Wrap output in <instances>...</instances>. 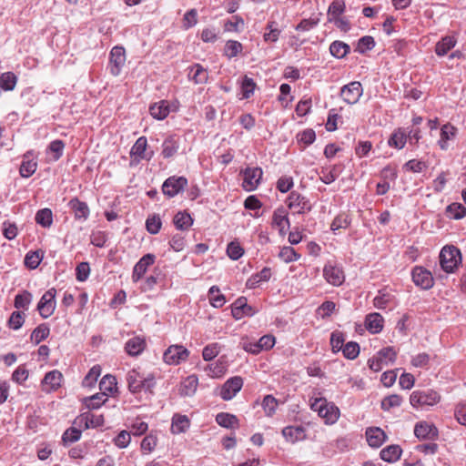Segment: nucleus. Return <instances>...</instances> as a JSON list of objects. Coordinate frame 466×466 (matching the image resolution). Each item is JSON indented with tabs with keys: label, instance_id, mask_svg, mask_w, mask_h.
<instances>
[{
	"label": "nucleus",
	"instance_id": "2",
	"mask_svg": "<svg viewBox=\"0 0 466 466\" xmlns=\"http://www.w3.org/2000/svg\"><path fill=\"white\" fill-rule=\"evenodd\" d=\"M311 410L317 411L319 416L325 420L327 424H334L339 418V409L326 399H316L310 405Z\"/></svg>",
	"mask_w": 466,
	"mask_h": 466
},
{
	"label": "nucleus",
	"instance_id": "6",
	"mask_svg": "<svg viewBox=\"0 0 466 466\" xmlns=\"http://www.w3.org/2000/svg\"><path fill=\"white\" fill-rule=\"evenodd\" d=\"M189 355V351L182 345H171L163 354L164 361L168 365H178L185 361Z\"/></svg>",
	"mask_w": 466,
	"mask_h": 466
},
{
	"label": "nucleus",
	"instance_id": "10",
	"mask_svg": "<svg viewBox=\"0 0 466 466\" xmlns=\"http://www.w3.org/2000/svg\"><path fill=\"white\" fill-rule=\"evenodd\" d=\"M414 284L422 289H430L434 285V279L431 271L423 267L416 266L411 272Z\"/></svg>",
	"mask_w": 466,
	"mask_h": 466
},
{
	"label": "nucleus",
	"instance_id": "26",
	"mask_svg": "<svg viewBox=\"0 0 466 466\" xmlns=\"http://www.w3.org/2000/svg\"><path fill=\"white\" fill-rule=\"evenodd\" d=\"M149 112L154 118L157 120H163L168 116L170 112L169 105L167 101L161 100L160 102L150 106Z\"/></svg>",
	"mask_w": 466,
	"mask_h": 466
},
{
	"label": "nucleus",
	"instance_id": "33",
	"mask_svg": "<svg viewBox=\"0 0 466 466\" xmlns=\"http://www.w3.org/2000/svg\"><path fill=\"white\" fill-rule=\"evenodd\" d=\"M281 30L276 21H268L266 25V32L263 35L265 42L275 43L279 40Z\"/></svg>",
	"mask_w": 466,
	"mask_h": 466
},
{
	"label": "nucleus",
	"instance_id": "53",
	"mask_svg": "<svg viewBox=\"0 0 466 466\" xmlns=\"http://www.w3.org/2000/svg\"><path fill=\"white\" fill-rule=\"evenodd\" d=\"M101 373V368L98 365H96L90 369L88 373L86 375V377L83 380V386L84 387H93L94 384L96 382L98 377Z\"/></svg>",
	"mask_w": 466,
	"mask_h": 466
},
{
	"label": "nucleus",
	"instance_id": "48",
	"mask_svg": "<svg viewBox=\"0 0 466 466\" xmlns=\"http://www.w3.org/2000/svg\"><path fill=\"white\" fill-rule=\"evenodd\" d=\"M243 50V46L240 42L235 40H228L224 48L225 55L228 58H233L238 56Z\"/></svg>",
	"mask_w": 466,
	"mask_h": 466
},
{
	"label": "nucleus",
	"instance_id": "23",
	"mask_svg": "<svg viewBox=\"0 0 466 466\" xmlns=\"http://www.w3.org/2000/svg\"><path fill=\"white\" fill-rule=\"evenodd\" d=\"M146 347V341L140 337H133L129 339L126 345L125 350L130 356L139 355Z\"/></svg>",
	"mask_w": 466,
	"mask_h": 466
},
{
	"label": "nucleus",
	"instance_id": "4",
	"mask_svg": "<svg viewBox=\"0 0 466 466\" xmlns=\"http://www.w3.org/2000/svg\"><path fill=\"white\" fill-rule=\"evenodd\" d=\"M397 352L392 347H386L377 352L372 358L368 360L369 368L375 371H380L384 366H388L395 362Z\"/></svg>",
	"mask_w": 466,
	"mask_h": 466
},
{
	"label": "nucleus",
	"instance_id": "36",
	"mask_svg": "<svg viewBox=\"0 0 466 466\" xmlns=\"http://www.w3.org/2000/svg\"><path fill=\"white\" fill-rule=\"evenodd\" d=\"M174 224L176 226V228L177 229H180V230H187L188 229L192 224H193V218H191V216L184 211V212H178L175 217H174Z\"/></svg>",
	"mask_w": 466,
	"mask_h": 466
},
{
	"label": "nucleus",
	"instance_id": "43",
	"mask_svg": "<svg viewBox=\"0 0 466 466\" xmlns=\"http://www.w3.org/2000/svg\"><path fill=\"white\" fill-rule=\"evenodd\" d=\"M278 405V400L272 395H266L262 400V408L268 417H272L275 414Z\"/></svg>",
	"mask_w": 466,
	"mask_h": 466
},
{
	"label": "nucleus",
	"instance_id": "63",
	"mask_svg": "<svg viewBox=\"0 0 466 466\" xmlns=\"http://www.w3.org/2000/svg\"><path fill=\"white\" fill-rule=\"evenodd\" d=\"M83 419L86 420V427L96 428L104 424L103 415H95L92 413H86L83 415Z\"/></svg>",
	"mask_w": 466,
	"mask_h": 466
},
{
	"label": "nucleus",
	"instance_id": "45",
	"mask_svg": "<svg viewBox=\"0 0 466 466\" xmlns=\"http://www.w3.org/2000/svg\"><path fill=\"white\" fill-rule=\"evenodd\" d=\"M17 78L12 72H5L0 77V86L5 91H12L16 85Z\"/></svg>",
	"mask_w": 466,
	"mask_h": 466
},
{
	"label": "nucleus",
	"instance_id": "38",
	"mask_svg": "<svg viewBox=\"0 0 466 466\" xmlns=\"http://www.w3.org/2000/svg\"><path fill=\"white\" fill-rule=\"evenodd\" d=\"M456 44L455 39L452 36H445L439 41L435 47V52L438 56H445Z\"/></svg>",
	"mask_w": 466,
	"mask_h": 466
},
{
	"label": "nucleus",
	"instance_id": "32",
	"mask_svg": "<svg viewBox=\"0 0 466 466\" xmlns=\"http://www.w3.org/2000/svg\"><path fill=\"white\" fill-rule=\"evenodd\" d=\"M271 277L269 268H264L258 273L252 275L247 281L246 286L248 289H255L260 282L268 281Z\"/></svg>",
	"mask_w": 466,
	"mask_h": 466
},
{
	"label": "nucleus",
	"instance_id": "21",
	"mask_svg": "<svg viewBox=\"0 0 466 466\" xmlns=\"http://www.w3.org/2000/svg\"><path fill=\"white\" fill-rule=\"evenodd\" d=\"M282 435L287 441L295 443L306 438L305 429L302 426H287L282 430Z\"/></svg>",
	"mask_w": 466,
	"mask_h": 466
},
{
	"label": "nucleus",
	"instance_id": "50",
	"mask_svg": "<svg viewBox=\"0 0 466 466\" xmlns=\"http://www.w3.org/2000/svg\"><path fill=\"white\" fill-rule=\"evenodd\" d=\"M446 211L454 219H461L466 216V208L460 203H451L447 207Z\"/></svg>",
	"mask_w": 466,
	"mask_h": 466
},
{
	"label": "nucleus",
	"instance_id": "41",
	"mask_svg": "<svg viewBox=\"0 0 466 466\" xmlns=\"http://www.w3.org/2000/svg\"><path fill=\"white\" fill-rule=\"evenodd\" d=\"M35 221L43 228H50L53 223V214L51 209L43 208L36 212Z\"/></svg>",
	"mask_w": 466,
	"mask_h": 466
},
{
	"label": "nucleus",
	"instance_id": "47",
	"mask_svg": "<svg viewBox=\"0 0 466 466\" xmlns=\"http://www.w3.org/2000/svg\"><path fill=\"white\" fill-rule=\"evenodd\" d=\"M210 304L215 308H221L226 299L224 295L219 293V289L217 286H212L208 291Z\"/></svg>",
	"mask_w": 466,
	"mask_h": 466
},
{
	"label": "nucleus",
	"instance_id": "56",
	"mask_svg": "<svg viewBox=\"0 0 466 466\" xmlns=\"http://www.w3.org/2000/svg\"><path fill=\"white\" fill-rule=\"evenodd\" d=\"M162 222L158 215H153L146 220V228L150 234H157L161 228Z\"/></svg>",
	"mask_w": 466,
	"mask_h": 466
},
{
	"label": "nucleus",
	"instance_id": "13",
	"mask_svg": "<svg viewBox=\"0 0 466 466\" xmlns=\"http://www.w3.org/2000/svg\"><path fill=\"white\" fill-rule=\"evenodd\" d=\"M126 63V52L122 46H115L110 52L109 68L110 73L116 76L121 73Z\"/></svg>",
	"mask_w": 466,
	"mask_h": 466
},
{
	"label": "nucleus",
	"instance_id": "54",
	"mask_svg": "<svg viewBox=\"0 0 466 466\" xmlns=\"http://www.w3.org/2000/svg\"><path fill=\"white\" fill-rule=\"evenodd\" d=\"M157 443V439L153 434L147 435L141 441V451L143 454H149L151 453Z\"/></svg>",
	"mask_w": 466,
	"mask_h": 466
},
{
	"label": "nucleus",
	"instance_id": "30",
	"mask_svg": "<svg viewBox=\"0 0 466 466\" xmlns=\"http://www.w3.org/2000/svg\"><path fill=\"white\" fill-rule=\"evenodd\" d=\"M216 421L219 426L227 429H235L239 426V421L237 416L226 412L218 413L216 416Z\"/></svg>",
	"mask_w": 466,
	"mask_h": 466
},
{
	"label": "nucleus",
	"instance_id": "46",
	"mask_svg": "<svg viewBox=\"0 0 466 466\" xmlns=\"http://www.w3.org/2000/svg\"><path fill=\"white\" fill-rule=\"evenodd\" d=\"M42 259H43V252H41L39 250L29 251L25 255V265L31 269H35L39 266Z\"/></svg>",
	"mask_w": 466,
	"mask_h": 466
},
{
	"label": "nucleus",
	"instance_id": "11",
	"mask_svg": "<svg viewBox=\"0 0 466 466\" xmlns=\"http://www.w3.org/2000/svg\"><path fill=\"white\" fill-rule=\"evenodd\" d=\"M187 185V179L185 177H170L165 180L162 186V191L169 198H173Z\"/></svg>",
	"mask_w": 466,
	"mask_h": 466
},
{
	"label": "nucleus",
	"instance_id": "31",
	"mask_svg": "<svg viewBox=\"0 0 466 466\" xmlns=\"http://www.w3.org/2000/svg\"><path fill=\"white\" fill-rule=\"evenodd\" d=\"M401 452L399 445H390L380 451V458L385 461L394 462L400 459Z\"/></svg>",
	"mask_w": 466,
	"mask_h": 466
},
{
	"label": "nucleus",
	"instance_id": "17",
	"mask_svg": "<svg viewBox=\"0 0 466 466\" xmlns=\"http://www.w3.org/2000/svg\"><path fill=\"white\" fill-rule=\"evenodd\" d=\"M231 312L232 316L236 319H240L244 316H252L255 313L252 307L248 305L247 299L245 297H240L235 300L232 304Z\"/></svg>",
	"mask_w": 466,
	"mask_h": 466
},
{
	"label": "nucleus",
	"instance_id": "14",
	"mask_svg": "<svg viewBox=\"0 0 466 466\" xmlns=\"http://www.w3.org/2000/svg\"><path fill=\"white\" fill-rule=\"evenodd\" d=\"M243 386V380L239 376L228 379L221 387L220 397L224 400H232Z\"/></svg>",
	"mask_w": 466,
	"mask_h": 466
},
{
	"label": "nucleus",
	"instance_id": "49",
	"mask_svg": "<svg viewBox=\"0 0 466 466\" xmlns=\"http://www.w3.org/2000/svg\"><path fill=\"white\" fill-rule=\"evenodd\" d=\"M279 257L285 263H289L297 261L300 255L292 247L285 246L280 249Z\"/></svg>",
	"mask_w": 466,
	"mask_h": 466
},
{
	"label": "nucleus",
	"instance_id": "27",
	"mask_svg": "<svg viewBox=\"0 0 466 466\" xmlns=\"http://www.w3.org/2000/svg\"><path fill=\"white\" fill-rule=\"evenodd\" d=\"M198 380L195 375L187 377L181 383L179 393L181 396H192L198 388Z\"/></svg>",
	"mask_w": 466,
	"mask_h": 466
},
{
	"label": "nucleus",
	"instance_id": "52",
	"mask_svg": "<svg viewBox=\"0 0 466 466\" xmlns=\"http://www.w3.org/2000/svg\"><path fill=\"white\" fill-rule=\"evenodd\" d=\"M107 398L105 395V392L95 394L87 399H86L85 403L88 409H98L106 401Z\"/></svg>",
	"mask_w": 466,
	"mask_h": 466
},
{
	"label": "nucleus",
	"instance_id": "29",
	"mask_svg": "<svg viewBox=\"0 0 466 466\" xmlns=\"http://www.w3.org/2000/svg\"><path fill=\"white\" fill-rule=\"evenodd\" d=\"M189 425V419L186 415L175 414L172 419L171 431L175 434L185 432Z\"/></svg>",
	"mask_w": 466,
	"mask_h": 466
},
{
	"label": "nucleus",
	"instance_id": "12",
	"mask_svg": "<svg viewBox=\"0 0 466 466\" xmlns=\"http://www.w3.org/2000/svg\"><path fill=\"white\" fill-rule=\"evenodd\" d=\"M262 169L260 167H247L243 171L242 187L246 191L255 190L262 177Z\"/></svg>",
	"mask_w": 466,
	"mask_h": 466
},
{
	"label": "nucleus",
	"instance_id": "60",
	"mask_svg": "<svg viewBox=\"0 0 466 466\" xmlns=\"http://www.w3.org/2000/svg\"><path fill=\"white\" fill-rule=\"evenodd\" d=\"M341 350L344 357L349 360H354L360 354V346L357 342H348Z\"/></svg>",
	"mask_w": 466,
	"mask_h": 466
},
{
	"label": "nucleus",
	"instance_id": "34",
	"mask_svg": "<svg viewBox=\"0 0 466 466\" xmlns=\"http://www.w3.org/2000/svg\"><path fill=\"white\" fill-rule=\"evenodd\" d=\"M62 379V373L59 370H54L45 375L43 384L49 386L50 390H56L60 387Z\"/></svg>",
	"mask_w": 466,
	"mask_h": 466
},
{
	"label": "nucleus",
	"instance_id": "25",
	"mask_svg": "<svg viewBox=\"0 0 466 466\" xmlns=\"http://www.w3.org/2000/svg\"><path fill=\"white\" fill-rule=\"evenodd\" d=\"M188 77L195 82V84H205L208 79V73L200 64H195L190 67Z\"/></svg>",
	"mask_w": 466,
	"mask_h": 466
},
{
	"label": "nucleus",
	"instance_id": "9",
	"mask_svg": "<svg viewBox=\"0 0 466 466\" xmlns=\"http://www.w3.org/2000/svg\"><path fill=\"white\" fill-rule=\"evenodd\" d=\"M323 276L327 282L333 286H340L345 280L342 268L331 261L324 266Z\"/></svg>",
	"mask_w": 466,
	"mask_h": 466
},
{
	"label": "nucleus",
	"instance_id": "64",
	"mask_svg": "<svg viewBox=\"0 0 466 466\" xmlns=\"http://www.w3.org/2000/svg\"><path fill=\"white\" fill-rule=\"evenodd\" d=\"M220 351V346L218 343L207 345L202 351L203 359L207 361L212 360Z\"/></svg>",
	"mask_w": 466,
	"mask_h": 466
},
{
	"label": "nucleus",
	"instance_id": "57",
	"mask_svg": "<svg viewBox=\"0 0 466 466\" xmlns=\"http://www.w3.org/2000/svg\"><path fill=\"white\" fill-rule=\"evenodd\" d=\"M243 27L244 20L238 15H234L231 20H228L224 25V30L228 32H240Z\"/></svg>",
	"mask_w": 466,
	"mask_h": 466
},
{
	"label": "nucleus",
	"instance_id": "1",
	"mask_svg": "<svg viewBox=\"0 0 466 466\" xmlns=\"http://www.w3.org/2000/svg\"><path fill=\"white\" fill-rule=\"evenodd\" d=\"M128 390L133 393H140L143 390L152 392L156 385V379L153 373L145 374L137 370H131L127 374Z\"/></svg>",
	"mask_w": 466,
	"mask_h": 466
},
{
	"label": "nucleus",
	"instance_id": "15",
	"mask_svg": "<svg viewBox=\"0 0 466 466\" xmlns=\"http://www.w3.org/2000/svg\"><path fill=\"white\" fill-rule=\"evenodd\" d=\"M289 208L292 209L295 213L303 214L311 209V205L309 200L296 191H292L287 199Z\"/></svg>",
	"mask_w": 466,
	"mask_h": 466
},
{
	"label": "nucleus",
	"instance_id": "19",
	"mask_svg": "<svg viewBox=\"0 0 466 466\" xmlns=\"http://www.w3.org/2000/svg\"><path fill=\"white\" fill-rule=\"evenodd\" d=\"M414 434L419 439H435L438 436V430L434 425L423 421L415 425Z\"/></svg>",
	"mask_w": 466,
	"mask_h": 466
},
{
	"label": "nucleus",
	"instance_id": "59",
	"mask_svg": "<svg viewBox=\"0 0 466 466\" xmlns=\"http://www.w3.org/2000/svg\"><path fill=\"white\" fill-rule=\"evenodd\" d=\"M227 254L231 259L238 260L243 256L244 249L238 242L231 241L227 247Z\"/></svg>",
	"mask_w": 466,
	"mask_h": 466
},
{
	"label": "nucleus",
	"instance_id": "7",
	"mask_svg": "<svg viewBox=\"0 0 466 466\" xmlns=\"http://www.w3.org/2000/svg\"><path fill=\"white\" fill-rule=\"evenodd\" d=\"M363 94V88L359 81H352L345 85L340 89V96L344 102L349 105H354L359 102Z\"/></svg>",
	"mask_w": 466,
	"mask_h": 466
},
{
	"label": "nucleus",
	"instance_id": "16",
	"mask_svg": "<svg viewBox=\"0 0 466 466\" xmlns=\"http://www.w3.org/2000/svg\"><path fill=\"white\" fill-rule=\"evenodd\" d=\"M156 259V256L153 254L144 255L135 265L132 272V281L134 283L138 282L146 274L149 266L153 265Z\"/></svg>",
	"mask_w": 466,
	"mask_h": 466
},
{
	"label": "nucleus",
	"instance_id": "22",
	"mask_svg": "<svg viewBox=\"0 0 466 466\" xmlns=\"http://www.w3.org/2000/svg\"><path fill=\"white\" fill-rule=\"evenodd\" d=\"M365 326L372 333H380L383 329V318L379 313H370L366 317Z\"/></svg>",
	"mask_w": 466,
	"mask_h": 466
},
{
	"label": "nucleus",
	"instance_id": "35",
	"mask_svg": "<svg viewBox=\"0 0 466 466\" xmlns=\"http://www.w3.org/2000/svg\"><path fill=\"white\" fill-rule=\"evenodd\" d=\"M407 141V134L402 128L395 130L389 139V145L398 149L404 147Z\"/></svg>",
	"mask_w": 466,
	"mask_h": 466
},
{
	"label": "nucleus",
	"instance_id": "8",
	"mask_svg": "<svg viewBox=\"0 0 466 466\" xmlns=\"http://www.w3.org/2000/svg\"><path fill=\"white\" fill-rule=\"evenodd\" d=\"M56 290L52 288L46 291L42 296L37 305V309L42 318L47 319L54 313L56 309Z\"/></svg>",
	"mask_w": 466,
	"mask_h": 466
},
{
	"label": "nucleus",
	"instance_id": "37",
	"mask_svg": "<svg viewBox=\"0 0 466 466\" xmlns=\"http://www.w3.org/2000/svg\"><path fill=\"white\" fill-rule=\"evenodd\" d=\"M350 50V46L342 41H334L329 46L330 54L337 58L345 57Z\"/></svg>",
	"mask_w": 466,
	"mask_h": 466
},
{
	"label": "nucleus",
	"instance_id": "44",
	"mask_svg": "<svg viewBox=\"0 0 466 466\" xmlns=\"http://www.w3.org/2000/svg\"><path fill=\"white\" fill-rule=\"evenodd\" d=\"M147 147V140L145 137H140L133 145L130 154L137 158H145V152Z\"/></svg>",
	"mask_w": 466,
	"mask_h": 466
},
{
	"label": "nucleus",
	"instance_id": "61",
	"mask_svg": "<svg viewBox=\"0 0 466 466\" xmlns=\"http://www.w3.org/2000/svg\"><path fill=\"white\" fill-rule=\"evenodd\" d=\"M402 399L397 394H392L385 397L381 401V409L390 410L391 408L400 406Z\"/></svg>",
	"mask_w": 466,
	"mask_h": 466
},
{
	"label": "nucleus",
	"instance_id": "55",
	"mask_svg": "<svg viewBox=\"0 0 466 466\" xmlns=\"http://www.w3.org/2000/svg\"><path fill=\"white\" fill-rule=\"evenodd\" d=\"M374 46V38L370 35H365L359 39L356 51L360 54H364L365 52L371 50Z\"/></svg>",
	"mask_w": 466,
	"mask_h": 466
},
{
	"label": "nucleus",
	"instance_id": "28",
	"mask_svg": "<svg viewBox=\"0 0 466 466\" xmlns=\"http://www.w3.org/2000/svg\"><path fill=\"white\" fill-rule=\"evenodd\" d=\"M162 147V156L165 158L173 157L177 152L179 147L177 137L176 136H169L164 140Z\"/></svg>",
	"mask_w": 466,
	"mask_h": 466
},
{
	"label": "nucleus",
	"instance_id": "62",
	"mask_svg": "<svg viewBox=\"0 0 466 466\" xmlns=\"http://www.w3.org/2000/svg\"><path fill=\"white\" fill-rule=\"evenodd\" d=\"M350 224V218L347 214H339L332 221L330 225V228L333 231H336L339 228H346Z\"/></svg>",
	"mask_w": 466,
	"mask_h": 466
},
{
	"label": "nucleus",
	"instance_id": "51",
	"mask_svg": "<svg viewBox=\"0 0 466 466\" xmlns=\"http://www.w3.org/2000/svg\"><path fill=\"white\" fill-rule=\"evenodd\" d=\"M99 389L102 392H113L116 389V380L115 376L106 375L102 378L99 382Z\"/></svg>",
	"mask_w": 466,
	"mask_h": 466
},
{
	"label": "nucleus",
	"instance_id": "58",
	"mask_svg": "<svg viewBox=\"0 0 466 466\" xmlns=\"http://www.w3.org/2000/svg\"><path fill=\"white\" fill-rule=\"evenodd\" d=\"M31 301H32V294L28 291H24L22 294H17L15 296L14 305L17 309H27Z\"/></svg>",
	"mask_w": 466,
	"mask_h": 466
},
{
	"label": "nucleus",
	"instance_id": "42",
	"mask_svg": "<svg viewBox=\"0 0 466 466\" xmlns=\"http://www.w3.org/2000/svg\"><path fill=\"white\" fill-rule=\"evenodd\" d=\"M455 136V128L451 125H444L441 129L440 147L442 150L448 148V140Z\"/></svg>",
	"mask_w": 466,
	"mask_h": 466
},
{
	"label": "nucleus",
	"instance_id": "20",
	"mask_svg": "<svg viewBox=\"0 0 466 466\" xmlns=\"http://www.w3.org/2000/svg\"><path fill=\"white\" fill-rule=\"evenodd\" d=\"M366 439L370 447L379 448L385 442L386 434L380 428H368L366 431Z\"/></svg>",
	"mask_w": 466,
	"mask_h": 466
},
{
	"label": "nucleus",
	"instance_id": "5",
	"mask_svg": "<svg viewBox=\"0 0 466 466\" xmlns=\"http://www.w3.org/2000/svg\"><path fill=\"white\" fill-rule=\"evenodd\" d=\"M440 395L432 390H416L410 395V401L414 408L433 406L440 401Z\"/></svg>",
	"mask_w": 466,
	"mask_h": 466
},
{
	"label": "nucleus",
	"instance_id": "24",
	"mask_svg": "<svg viewBox=\"0 0 466 466\" xmlns=\"http://www.w3.org/2000/svg\"><path fill=\"white\" fill-rule=\"evenodd\" d=\"M69 206L75 213L76 219L86 220L89 216V208L86 202L75 198L70 200Z\"/></svg>",
	"mask_w": 466,
	"mask_h": 466
},
{
	"label": "nucleus",
	"instance_id": "39",
	"mask_svg": "<svg viewBox=\"0 0 466 466\" xmlns=\"http://www.w3.org/2000/svg\"><path fill=\"white\" fill-rule=\"evenodd\" d=\"M345 11V3L343 0H335L333 1L328 9V20L331 22L332 20L340 17Z\"/></svg>",
	"mask_w": 466,
	"mask_h": 466
},
{
	"label": "nucleus",
	"instance_id": "18",
	"mask_svg": "<svg viewBox=\"0 0 466 466\" xmlns=\"http://www.w3.org/2000/svg\"><path fill=\"white\" fill-rule=\"evenodd\" d=\"M272 226L279 230L281 235H285L289 228V220L288 213L283 208H277L272 216Z\"/></svg>",
	"mask_w": 466,
	"mask_h": 466
},
{
	"label": "nucleus",
	"instance_id": "40",
	"mask_svg": "<svg viewBox=\"0 0 466 466\" xmlns=\"http://www.w3.org/2000/svg\"><path fill=\"white\" fill-rule=\"evenodd\" d=\"M50 333V329L46 323L38 325L31 334V340L35 345L39 344L42 340L46 339Z\"/></svg>",
	"mask_w": 466,
	"mask_h": 466
},
{
	"label": "nucleus",
	"instance_id": "3",
	"mask_svg": "<svg viewBox=\"0 0 466 466\" xmlns=\"http://www.w3.org/2000/svg\"><path fill=\"white\" fill-rule=\"evenodd\" d=\"M461 261L460 250L454 246L444 247L440 253V264L447 273H452Z\"/></svg>",
	"mask_w": 466,
	"mask_h": 466
}]
</instances>
